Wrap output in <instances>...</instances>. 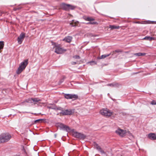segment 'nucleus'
<instances>
[{
	"mask_svg": "<svg viewBox=\"0 0 156 156\" xmlns=\"http://www.w3.org/2000/svg\"><path fill=\"white\" fill-rule=\"evenodd\" d=\"M28 64V59L25 60L23 62H21L16 70V73L19 74L24 70Z\"/></svg>",
	"mask_w": 156,
	"mask_h": 156,
	"instance_id": "obj_1",
	"label": "nucleus"
},
{
	"mask_svg": "<svg viewBox=\"0 0 156 156\" xmlns=\"http://www.w3.org/2000/svg\"><path fill=\"white\" fill-rule=\"evenodd\" d=\"M11 137L9 133H3L0 135V143L7 142Z\"/></svg>",
	"mask_w": 156,
	"mask_h": 156,
	"instance_id": "obj_2",
	"label": "nucleus"
},
{
	"mask_svg": "<svg viewBox=\"0 0 156 156\" xmlns=\"http://www.w3.org/2000/svg\"><path fill=\"white\" fill-rule=\"evenodd\" d=\"M62 9L66 11H69L70 10H73L75 8V7L68 4L62 3L61 5Z\"/></svg>",
	"mask_w": 156,
	"mask_h": 156,
	"instance_id": "obj_3",
	"label": "nucleus"
},
{
	"mask_svg": "<svg viewBox=\"0 0 156 156\" xmlns=\"http://www.w3.org/2000/svg\"><path fill=\"white\" fill-rule=\"evenodd\" d=\"M100 114L106 117H109L112 114V112L108 110L103 109L100 111Z\"/></svg>",
	"mask_w": 156,
	"mask_h": 156,
	"instance_id": "obj_4",
	"label": "nucleus"
},
{
	"mask_svg": "<svg viewBox=\"0 0 156 156\" xmlns=\"http://www.w3.org/2000/svg\"><path fill=\"white\" fill-rule=\"evenodd\" d=\"M55 52L57 54H61L66 51V50L61 48L58 45H55Z\"/></svg>",
	"mask_w": 156,
	"mask_h": 156,
	"instance_id": "obj_5",
	"label": "nucleus"
},
{
	"mask_svg": "<svg viewBox=\"0 0 156 156\" xmlns=\"http://www.w3.org/2000/svg\"><path fill=\"white\" fill-rule=\"evenodd\" d=\"M73 135L75 137L80 139H84L86 138V136L84 135L77 132H74Z\"/></svg>",
	"mask_w": 156,
	"mask_h": 156,
	"instance_id": "obj_6",
	"label": "nucleus"
},
{
	"mask_svg": "<svg viewBox=\"0 0 156 156\" xmlns=\"http://www.w3.org/2000/svg\"><path fill=\"white\" fill-rule=\"evenodd\" d=\"M64 96L67 99L74 98L76 99L78 98V95L75 94H65Z\"/></svg>",
	"mask_w": 156,
	"mask_h": 156,
	"instance_id": "obj_7",
	"label": "nucleus"
},
{
	"mask_svg": "<svg viewBox=\"0 0 156 156\" xmlns=\"http://www.w3.org/2000/svg\"><path fill=\"white\" fill-rule=\"evenodd\" d=\"M73 113V112L70 109L62 110L60 114H62L63 115H70Z\"/></svg>",
	"mask_w": 156,
	"mask_h": 156,
	"instance_id": "obj_8",
	"label": "nucleus"
},
{
	"mask_svg": "<svg viewBox=\"0 0 156 156\" xmlns=\"http://www.w3.org/2000/svg\"><path fill=\"white\" fill-rule=\"evenodd\" d=\"M115 133L119 134L120 136L123 137L126 135V131L120 129H118L115 131Z\"/></svg>",
	"mask_w": 156,
	"mask_h": 156,
	"instance_id": "obj_9",
	"label": "nucleus"
},
{
	"mask_svg": "<svg viewBox=\"0 0 156 156\" xmlns=\"http://www.w3.org/2000/svg\"><path fill=\"white\" fill-rule=\"evenodd\" d=\"M25 37V34L22 33L17 38V41L19 44H21Z\"/></svg>",
	"mask_w": 156,
	"mask_h": 156,
	"instance_id": "obj_10",
	"label": "nucleus"
},
{
	"mask_svg": "<svg viewBox=\"0 0 156 156\" xmlns=\"http://www.w3.org/2000/svg\"><path fill=\"white\" fill-rule=\"evenodd\" d=\"M93 145L96 149L100 151L101 153H105L104 151L100 147L96 142H94Z\"/></svg>",
	"mask_w": 156,
	"mask_h": 156,
	"instance_id": "obj_11",
	"label": "nucleus"
},
{
	"mask_svg": "<svg viewBox=\"0 0 156 156\" xmlns=\"http://www.w3.org/2000/svg\"><path fill=\"white\" fill-rule=\"evenodd\" d=\"M59 126L61 129L64 130L68 131L70 130L69 127L68 126H67L63 124L62 123H60Z\"/></svg>",
	"mask_w": 156,
	"mask_h": 156,
	"instance_id": "obj_12",
	"label": "nucleus"
},
{
	"mask_svg": "<svg viewBox=\"0 0 156 156\" xmlns=\"http://www.w3.org/2000/svg\"><path fill=\"white\" fill-rule=\"evenodd\" d=\"M148 137L150 139L154 140H156V134L154 133H150L148 135Z\"/></svg>",
	"mask_w": 156,
	"mask_h": 156,
	"instance_id": "obj_13",
	"label": "nucleus"
},
{
	"mask_svg": "<svg viewBox=\"0 0 156 156\" xmlns=\"http://www.w3.org/2000/svg\"><path fill=\"white\" fill-rule=\"evenodd\" d=\"M83 19L86 21H89L90 22L93 21L95 20V19L91 17L90 16H83Z\"/></svg>",
	"mask_w": 156,
	"mask_h": 156,
	"instance_id": "obj_14",
	"label": "nucleus"
},
{
	"mask_svg": "<svg viewBox=\"0 0 156 156\" xmlns=\"http://www.w3.org/2000/svg\"><path fill=\"white\" fill-rule=\"evenodd\" d=\"M120 85V84L117 83L113 82L111 83L108 84L107 85V86H110L112 87H118Z\"/></svg>",
	"mask_w": 156,
	"mask_h": 156,
	"instance_id": "obj_15",
	"label": "nucleus"
},
{
	"mask_svg": "<svg viewBox=\"0 0 156 156\" xmlns=\"http://www.w3.org/2000/svg\"><path fill=\"white\" fill-rule=\"evenodd\" d=\"M48 108L50 109H54L55 110H61L62 108L60 107H57L55 105H53L52 106H50L48 107Z\"/></svg>",
	"mask_w": 156,
	"mask_h": 156,
	"instance_id": "obj_16",
	"label": "nucleus"
},
{
	"mask_svg": "<svg viewBox=\"0 0 156 156\" xmlns=\"http://www.w3.org/2000/svg\"><path fill=\"white\" fill-rule=\"evenodd\" d=\"M72 37L71 36H68L65 37L63 40L65 41L66 42L70 43L72 41Z\"/></svg>",
	"mask_w": 156,
	"mask_h": 156,
	"instance_id": "obj_17",
	"label": "nucleus"
},
{
	"mask_svg": "<svg viewBox=\"0 0 156 156\" xmlns=\"http://www.w3.org/2000/svg\"><path fill=\"white\" fill-rule=\"evenodd\" d=\"M32 101L34 104H36L38 102L41 101V100L38 98H33Z\"/></svg>",
	"mask_w": 156,
	"mask_h": 156,
	"instance_id": "obj_18",
	"label": "nucleus"
},
{
	"mask_svg": "<svg viewBox=\"0 0 156 156\" xmlns=\"http://www.w3.org/2000/svg\"><path fill=\"white\" fill-rule=\"evenodd\" d=\"M111 54V53L108 54L103 55L101 56L98 57V58L99 59H104L106 57L109 56Z\"/></svg>",
	"mask_w": 156,
	"mask_h": 156,
	"instance_id": "obj_19",
	"label": "nucleus"
},
{
	"mask_svg": "<svg viewBox=\"0 0 156 156\" xmlns=\"http://www.w3.org/2000/svg\"><path fill=\"white\" fill-rule=\"evenodd\" d=\"M154 38L152 37H150L149 36H146L143 39H144L147 40H149L150 41L152 40H154Z\"/></svg>",
	"mask_w": 156,
	"mask_h": 156,
	"instance_id": "obj_20",
	"label": "nucleus"
},
{
	"mask_svg": "<svg viewBox=\"0 0 156 156\" xmlns=\"http://www.w3.org/2000/svg\"><path fill=\"white\" fill-rule=\"evenodd\" d=\"M109 28L111 29H118L119 28V27L114 25H109Z\"/></svg>",
	"mask_w": 156,
	"mask_h": 156,
	"instance_id": "obj_21",
	"label": "nucleus"
},
{
	"mask_svg": "<svg viewBox=\"0 0 156 156\" xmlns=\"http://www.w3.org/2000/svg\"><path fill=\"white\" fill-rule=\"evenodd\" d=\"M146 55V53H141L139 52L138 53H136L134 54L136 56H144Z\"/></svg>",
	"mask_w": 156,
	"mask_h": 156,
	"instance_id": "obj_22",
	"label": "nucleus"
},
{
	"mask_svg": "<svg viewBox=\"0 0 156 156\" xmlns=\"http://www.w3.org/2000/svg\"><path fill=\"white\" fill-rule=\"evenodd\" d=\"M4 45L3 41H0V50L3 49Z\"/></svg>",
	"mask_w": 156,
	"mask_h": 156,
	"instance_id": "obj_23",
	"label": "nucleus"
},
{
	"mask_svg": "<svg viewBox=\"0 0 156 156\" xmlns=\"http://www.w3.org/2000/svg\"><path fill=\"white\" fill-rule=\"evenodd\" d=\"M87 24H98V23L96 22H90L88 23H87Z\"/></svg>",
	"mask_w": 156,
	"mask_h": 156,
	"instance_id": "obj_24",
	"label": "nucleus"
},
{
	"mask_svg": "<svg viewBox=\"0 0 156 156\" xmlns=\"http://www.w3.org/2000/svg\"><path fill=\"white\" fill-rule=\"evenodd\" d=\"M44 120L43 119H37V120H35L34 121V122L35 123H36L37 122H38V123L41 122L42 121V120Z\"/></svg>",
	"mask_w": 156,
	"mask_h": 156,
	"instance_id": "obj_25",
	"label": "nucleus"
},
{
	"mask_svg": "<svg viewBox=\"0 0 156 156\" xmlns=\"http://www.w3.org/2000/svg\"><path fill=\"white\" fill-rule=\"evenodd\" d=\"M122 52V51L120 49H118L115 50L114 51H113L112 54H113L115 52L119 53V52Z\"/></svg>",
	"mask_w": 156,
	"mask_h": 156,
	"instance_id": "obj_26",
	"label": "nucleus"
},
{
	"mask_svg": "<svg viewBox=\"0 0 156 156\" xmlns=\"http://www.w3.org/2000/svg\"><path fill=\"white\" fill-rule=\"evenodd\" d=\"M65 79V78L64 77L62 79H61L59 82L58 84H60L61 83H62L63 82Z\"/></svg>",
	"mask_w": 156,
	"mask_h": 156,
	"instance_id": "obj_27",
	"label": "nucleus"
},
{
	"mask_svg": "<svg viewBox=\"0 0 156 156\" xmlns=\"http://www.w3.org/2000/svg\"><path fill=\"white\" fill-rule=\"evenodd\" d=\"M73 58L75 59H80V57L79 55H75L73 56Z\"/></svg>",
	"mask_w": 156,
	"mask_h": 156,
	"instance_id": "obj_28",
	"label": "nucleus"
},
{
	"mask_svg": "<svg viewBox=\"0 0 156 156\" xmlns=\"http://www.w3.org/2000/svg\"><path fill=\"white\" fill-rule=\"evenodd\" d=\"M151 104L152 105H156V101L154 100H153L151 102Z\"/></svg>",
	"mask_w": 156,
	"mask_h": 156,
	"instance_id": "obj_29",
	"label": "nucleus"
},
{
	"mask_svg": "<svg viewBox=\"0 0 156 156\" xmlns=\"http://www.w3.org/2000/svg\"><path fill=\"white\" fill-rule=\"evenodd\" d=\"M33 99V98H28V101H29V103H32L33 101H32V99Z\"/></svg>",
	"mask_w": 156,
	"mask_h": 156,
	"instance_id": "obj_30",
	"label": "nucleus"
},
{
	"mask_svg": "<svg viewBox=\"0 0 156 156\" xmlns=\"http://www.w3.org/2000/svg\"><path fill=\"white\" fill-rule=\"evenodd\" d=\"M28 99L26 100L24 102H23L22 103H23L27 102V103H29V101H28Z\"/></svg>",
	"mask_w": 156,
	"mask_h": 156,
	"instance_id": "obj_31",
	"label": "nucleus"
},
{
	"mask_svg": "<svg viewBox=\"0 0 156 156\" xmlns=\"http://www.w3.org/2000/svg\"><path fill=\"white\" fill-rule=\"evenodd\" d=\"M76 64V62H71V64L73 65H75Z\"/></svg>",
	"mask_w": 156,
	"mask_h": 156,
	"instance_id": "obj_32",
	"label": "nucleus"
},
{
	"mask_svg": "<svg viewBox=\"0 0 156 156\" xmlns=\"http://www.w3.org/2000/svg\"><path fill=\"white\" fill-rule=\"evenodd\" d=\"M20 9L19 8H17V9Z\"/></svg>",
	"mask_w": 156,
	"mask_h": 156,
	"instance_id": "obj_33",
	"label": "nucleus"
},
{
	"mask_svg": "<svg viewBox=\"0 0 156 156\" xmlns=\"http://www.w3.org/2000/svg\"><path fill=\"white\" fill-rule=\"evenodd\" d=\"M72 26H75L74 25H72Z\"/></svg>",
	"mask_w": 156,
	"mask_h": 156,
	"instance_id": "obj_34",
	"label": "nucleus"
},
{
	"mask_svg": "<svg viewBox=\"0 0 156 156\" xmlns=\"http://www.w3.org/2000/svg\"><path fill=\"white\" fill-rule=\"evenodd\" d=\"M56 136V135L55 134V136Z\"/></svg>",
	"mask_w": 156,
	"mask_h": 156,
	"instance_id": "obj_35",
	"label": "nucleus"
},
{
	"mask_svg": "<svg viewBox=\"0 0 156 156\" xmlns=\"http://www.w3.org/2000/svg\"><path fill=\"white\" fill-rule=\"evenodd\" d=\"M155 66H156V65H155Z\"/></svg>",
	"mask_w": 156,
	"mask_h": 156,
	"instance_id": "obj_36",
	"label": "nucleus"
}]
</instances>
